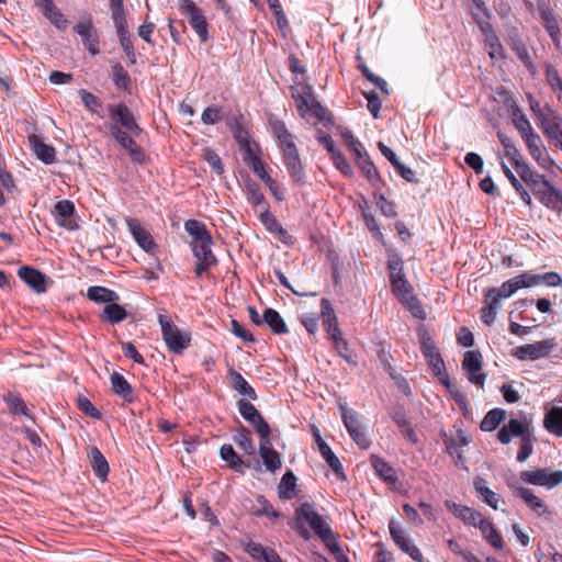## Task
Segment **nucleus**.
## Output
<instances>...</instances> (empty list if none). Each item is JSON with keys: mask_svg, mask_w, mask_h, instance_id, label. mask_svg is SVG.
Returning a JSON list of instances; mask_svg holds the SVG:
<instances>
[{"mask_svg": "<svg viewBox=\"0 0 562 562\" xmlns=\"http://www.w3.org/2000/svg\"><path fill=\"white\" fill-rule=\"evenodd\" d=\"M270 125L273 135L278 139L279 147L282 150L283 161L288 172L295 183H304L305 172L301 164L299 150L293 140V135L288 131L284 122L280 120L271 119Z\"/></svg>", "mask_w": 562, "mask_h": 562, "instance_id": "f257e3e1", "label": "nucleus"}, {"mask_svg": "<svg viewBox=\"0 0 562 562\" xmlns=\"http://www.w3.org/2000/svg\"><path fill=\"white\" fill-rule=\"evenodd\" d=\"M562 282L560 274L555 272L533 273L526 271L515 278L505 281L499 288L491 289L502 300L510 297L519 289L533 288L538 285L557 286Z\"/></svg>", "mask_w": 562, "mask_h": 562, "instance_id": "f03ea898", "label": "nucleus"}, {"mask_svg": "<svg viewBox=\"0 0 562 562\" xmlns=\"http://www.w3.org/2000/svg\"><path fill=\"white\" fill-rule=\"evenodd\" d=\"M291 94L296 102L300 115L308 123L315 125L326 120L327 111L315 98L311 85L302 81L295 82L291 86Z\"/></svg>", "mask_w": 562, "mask_h": 562, "instance_id": "7ed1b4c3", "label": "nucleus"}, {"mask_svg": "<svg viewBox=\"0 0 562 562\" xmlns=\"http://www.w3.org/2000/svg\"><path fill=\"white\" fill-rule=\"evenodd\" d=\"M164 341L168 350L175 355H181L191 342V334L181 330L166 314L158 315Z\"/></svg>", "mask_w": 562, "mask_h": 562, "instance_id": "20e7f679", "label": "nucleus"}, {"mask_svg": "<svg viewBox=\"0 0 562 562\" xmlns=\"http://www.w3.org/2000/svg\"><path fill=\"white\" fill-rule=\"evenodd\" d=\"M340 415L345 427L347 428L352 440L361 449H367L370 446V439L362 427V417L358 412L349 408L346 404L339 405Z\"/></svg>", "mask_w": 562, "mask_h": 562, "instance_id": "39448f33", "label": "nucleus"}, {"mask_svg": "<svg viewBox=\"0 0 562 562\" xmlns=\"http://www.w3.org/2000/svg\"><path fill=\"white\" fill-rule=\"evenodd\" d=\"M108 112L111 120L109 125H116L132 135H139L142 133V128L137 124L134 114L125 103L110 104L108 105Z\"/></svg>", "mask_w": 562, "mask_h": 562, "instance_id": "423d86ee", "label": "nucleus"}, {"mask_svg": "<svg viewBox=\"0 0 562 562\" xmlns=\"http://www.w3.org/2000/svg\"><path fill=\"white\" fill-rule=\"evenodd\" d=\"M179 11L189 18L190 26L195 31L202 43L209 40L206 18L192 0H179Z\"/></svg>", "mask_w": 562, "mask_h": 562, "instance_id": "0eeeda50", "label": "nucleus"}, {"mask_svg": "<svg viewBox=\"0 0 562 562\" xmlns=\"http://www.w3.org/2000/svg\"><path fill=\"white\" fill-rule=\"evenodd\" d=\"M296 514L300 520L310 525L321 540L333 532L327 519L315 510L314 505L303 503L296 508Z\"/></svg>", "mask_w": 562, "mask_h": 562, "instance_id": "6e6552de", "label": "nucleus"}, {"mask_svg": "<svg viewBox=\"0 0 562 562\" xmlns=\"http://www.w3.org/2000/svg\"><path fill=\"white\" fill-rule=\"evenodd\" d=\"M420 349L428 366L431 368L434 374L438 376L440 380L445 379V376H448L446 374L445 361L437 346L435 345L434 340L430 337L426 335L422 337Z\"/></svg>", "mask_w": 562, "mask_h": 562, "instance_id": "1a4fd4ad", "label": "nucleus"}, {"mask_svg": "<svg viewBox=\"0 0 562 562\" xmlns=\"http://www.w3.org/2000/svg\"><path fill=\"white\" fill-rule=\"evenodd\" d=\"M525 483L552 488L562 482V471L550 472L547 469H535L520 472Z\"/></svg>", "mask_w": 562, "mask_h": 562, "instance_id": "9d476101", "label": "nucleus"}, {"mask_svg": "<svg viewBox=\"0 0 562 562\" xmlns=\"http://www.w3.org/2000/svg\"><path fill=\"white\" fill-rule=\"evenodd\" d=\"M390 535L396 546L414 561L423 562L420 550L411 541L402 526L394 519L389 524Z\"/></svg>", "mask_w": 562, "mask_h": 562, "instance_id": "9b49d317", "label": "nucleus"}, {"mask_svg": "<svg viewBox=\"0 0 562 562\" xmlns=\"http://www.w3.org/2000/svg\"><path fill=\"white\" fill-rule=\"evenodd\" d=\"M212 238L207 241L191 243L193 256L196 259L194 272L201 276L209 270L212 266L216 265V258L211 249Z\"/></svg>", "mask_w": 562, "mask_h": 562, "instance_id": "f8f14e48", "label": "nucleus"}, {"mask_svg": "<svg viewBox=\"0 0 562 562\" xmlns=\"http://www.w3.org/2000/svg\"><path fill=\"white\" fill-rule=\"evenodd\" d=\"M249 151L248 166L251 168L254 173L269 188L273 198L281 202L284 200L283 191L280 189L278 183L268 175L265 169L263 162L257 156L256 153Z\"/></svg>", "mask_w": 562, "mask_h": 562, "instance_id": "ddd939ff", "label": "nucleus"}, {"mask_svg": "<svg viewBox=\"0 0 562 562\" xmlns=\"http://www.w3.org/2000/svg\"><path fill=\"white\" fill-rule=\"evenodd\" d=\"M462 368L468 372V379L472 384L484 386L486 375L481 373L482 355L477 350H470L464 353Z\"/></svg>", "mask_w": 562, "mask_h": 562, "instance_id": "4468645a", "label": "nucleus"}, {"mask_svg": "<svg viewBox=\"0 0 562 562\" xmlns=\"http://www.w3.org/2000/svg\"><path fill=\"white\" fill-rule=\"evenodd\" d=\"M237 405L239 414L255 427L259 436L270 435L269 425L249 401L239 400Z\"/></svg>", "mask_w": 562, "mask_h": 562, "instance_id": "2eb2a0df", "label": "nucleus"}, {"mask_svg": "<svg viewBox=\"0 0 562 562\" xmlns=\"http://www.w3.org/2000/svg\"><path fill=\"white\" fill-rule=\"evenodd\" d=\"M549 350L548 341H537L514 348L512 355L519 360H538L546 357Z\"/></svg>", "mask_w": 562, "mask_h": 562, "instance_id": "dca6fc26", "label": "nucleus"}, {"mask_svg": "<svg viewBox=\"0 0 562 562\" xmlns=\"http://www.w3.org/2000/svg\"><path fill=\"white\" fill-rule=\"evenodd\" d=\"M259 454L268 471L276 472L281 468L282 461L279 453L272 447L270 435L260 436Z\"/></svg>", "mask_w": 562, "mask_h": 562, "instance_id": "f3484780", "label": "nucleus"}, {"mask_svg": "<svg viewBox=\"0 0 562 562\" xmlns=\"http://www.w3.org/2000/svg\"><path fill=\"white\" fill-rule=\"evenodd\" d=\"M127 226L137 245L147 254H153L157 245L153 236L143 227L140 222L137 220H128Z\"/></svg>", "mask_w": 562, "mask_h": 562, "instance_id": "a211bd4d", "label": "nucleus"}, {"mask_svg": "<svg viewBox=\"0 0 562 562\" xmlns=\"http://www.w3.org/2000/svg\"><path fill=\"white\" fill-rule=\"evenodd\" d=\"M74 31L82 38L85 47L91 55L99 54V38L91 22H80L74 26Z\"/></svg>", "mask_w": 562, "mask_h": 562, "instance_id": "6ab92c4d", "label": "nucleus"}, {"mask_svg": "<svg viewBox=\"0 0 562 562\" xmlns=\"http://www.w3.org/2000/svg\"><path fill=\"white\" fill-rule=\"evenodd\" d=\"M74 212L75 205L69 200L58 201L54 206L57 223L69 231L77 228L76 222L72 218Z\"/></svg>", "mask_w": 562, "mask_h": 562, "instance_id": "aec40b11", "label": "nucleus"}, {"mask_svg": "<svg viewBox=\"0 0 562 562\" xmlns=\"http://www.w3.org/2000/svg\"><path fill=\"white\" fill-rule=\"evenodd\" d=\"M29 143L33 154L45 165H52L56 160L55 148L48 144H45L37 135H30Z\"/></svg>", "mask_w": 562, "mask_h": 562, "instance_id": "412c9836", "label": "nucleus"}, {"mask_svg": "<svg viewBox=\"0 0 562 562\" xmlns=\"http://www.w3.org/2000/svg\"><path fill=\"white\" fill-rule=\"evenodd\" d=\"M18 276L35 292L43 293L46 291L45 274H43L38 270L27 266H23L18 270Z\"/></svg>", "mask_w": 562, "mask_h": 562, "instance_id": "4be33fe9", "label": "nucleus"}, {"mask_svg": "<svg viewBox=\"0 0 562 562\" xmlns=\"http://www.w3.org/2000/svg\"><path fill=\"white\" fill-rule=\"evenodd\" d=\"M88 457L90 460V465L98 479H100L102 482H104L108 477L110 467L105 459V457L102 454V452L97 447H91L88 452Z\"/></svg>", "mask_w": 562, "mask_h": 562, "instance_id": "5701e85b", "label": "nucleus"}, {"mask_svg": "<svg viewBox=\"0 0 562 562\" xmlns=\"http://www.w3.org/2000/svg\"><path fill=\"white\" fill-rule=\"evenodd\" d=\"M447 509L452 513L456 517L460 518L464 524L472 526L475 520L480 517L481 513L468 507L465 505L457 504L453 501L447 499L445 502Z\"/></svg>", "mask_w": 562, "mask_h": 562, "instance_id": "b1692460", "label": "nucleus"}, {"mask_svg": "<svg viewBox=\"0 0 562 562\" xmlns=\"http://www.w3.org/2000/svg\"><path fill=\"white\" fill-rule=\"evenodd\" d=\"M232 387L239 394L248 397L249 401H255L257 394L252 386L245 380V378L234 369L228 371Z\"/></svg>", "mask_w": 562, "mask_h": 562, "instance_id": "393cba45", "label": "nucleus"}, {"mask_svg": "<svg viewBox=\"0 0 562 562\" xmlns=\"http://www.w3.org/2000/svg\"><path fill=\"white\" fill-rule=\"evenodd\" d=\"M371 464L375 473L386 483L395 484L397 476L395 470L382 458L378 456L371 457Z\"/></svg>", "mask_w": 562, "mask_h": 562, "instance_id": "a878e982", "label": "nucleus"}, {"mask_svg": "<svg viewBox=\"0 0 562 562\" xmlns=\"http://www.w3.org/2000/svg\"><path fill=\"white\" fill-rule=\"evenodd\" d=\"M221 458L227 462L228 467L237 473H245L247 465L238 456L232 445H223L220 449Z\"/></svg>", "mask_w": 562, "mask_h": 562, "instance_id": "bb28decb", "label": "nucleus"}, {"mask_svg": "<svg viewBox=\"0 0 562 562\" xmlns=\"http://www.w3.org/2000/svg\"><path fill=\"white\" fill-rule=\"evenodd\" d=\"M519 497L525 502V504L532 509L537 515H542L546 513V505L543 502L533 493L532 490L517 486L515 487Z\"/></svg>", "mask_w": 562, "mask_h": 562, "instance_id": "cd10ccee", "label": "nucleus"}, {"mask_svg": "<svg viewBox=\"0 0 562 562\" xmlns=\"http://www.w3.org/2000/svg\"><path fill=\"white\" fill-rule=\"evenodd\" d=\"M540 201L548 207L560 211L562 204V194L551 187L548 182H543V189L539 190Z\"/></svg>", "mask_w": 562, "mask_h": 562, "instance_id": "c85d7f7f", "label": "nucleus"}, {"mask_svg": "<svg viewBox=\"0 0 562 562\" xmlns=\"http://www.w3.org/2000/svg\"><path fill=\"white\" fill-rule=\"evenodd\" d=\"M543 424L550 432L562 436V407L552 406L547 412Z\"/></svg>", "mask_w": 562, "mask_h": 562, "instance_id": "c756f323", "label": "nucleus"}, {"mask_svg": "<svg viewBox=\"0 0 562 562\" xmlns=\"http://www.w3.org/2000/svg\"><path fill=\"white\" fill-rule=\"evenodd\" d=\"M87 296L89 300L97 303H112L119 300L116 292L99 285L90 286L87 291Z\"/></svg>", "mask_w": 562, "mask_h": 562, "instance_id": "7c9ffc66", "label": "nucleus"}, {"mask_svg": "<svg viewBox=\"0 0 562 562\" xmlns=\"http://www.w3.org/2000/svg\"><path fill=\"white\" fill-rule=\"evenodd\" d=\"M262 321L267 324L271 330L277 335L288 333V327L281 315L273 308H266L262 314Z\"/></svg>", "mask_w": 562, "mask_h": 562, "instance_id": "2f4dec72", "label": "nucleus"}, {"mask_svg": "<svg viewBox=\"0 0 562 562\" xmlns=\"http://www.w3.org/2000/svg\"><path fill=\"white\" fill-rule=\"evenodd\" d=\"M3 401L8 405L11 414L23 415L33 420V416L29 414L27 407L20 394L8 392L3 396Z\"/></svg>", "mask_w": 562, "mask_h": 562, "instance_id": "473e14b6", "label": "nucleus"}, {"mask_svg": "<svg viewBox=\"0 0 562 562\" xmlns=\"http://www.w3.org/2000/svg\"><path fill=\"white\" fill-rule=\"evenodd\" d=\"M474 488L482 496L483 501L493 509L498 508L499 495L488 488L487 482L482 477L474 480Z\"/></svg>", "mask_w": 562, "mask_h": 562, "instance_id": "72a5a7b5", "label": "nucleus"}, {"mask_svg": "<svg viewBox=\"0 0 562 562\" xmlns=\"http://www.w3.org/2000/svg\"><path fill=\"white\" fill-rule=\"evenodd\" d=\"M296 477L288 471L283 474L279 485L278 494L281 499H292L295 496Z\"/></svg>", "mask_w": 562, "mask_h": 562, "instance_id": "f704fd0d", "label": "nucleus"}, {"mask_svg": "<svg viewBox=\"0 0 562 562\" xmlns=\"http://www.w3.org/2000/svg\"><path fill=\"white\" fill-rule=\"evenodd\" d=\"M184 229L193 238L192 243L207 241L212 238L205 225L196 220H188Z\"/></svg>", "mask_w": 562, "mask_h": 562, "instance_id": "c9c22d12", "label": "nucleus"}, {"mask_svg": "<svg viewBox=\"0 0 562 562\" xmlns=\"http://www.w3.org/2000/svg\"><path fill=\"white\" fill-rule=\"evenodd\" d=\"M506 412L502 408H493L486 413L480 424V428L483 431H493L499 424L505 419Z\"/></svg>", "mask_w": 562, "mask_h": 562, "instance_id": "e433bc0d", "label": "nucleus"}, {"mask_svg": "<svg viewBox=\"0 0 562 562\" xmlns=\"http://www.w3.org/2000/svg\"><path fill=\"white\" fill-rule=\"evenodd\" d=\"M111 384H112L113 391L117 395H120L121 397H123L127 402H132L133 401V390H132V386L130 385V383L126 381V379L122 374H120L117 372H114L111 375Z\"/></svg>", "mask_w": 562, "mask_h": 562, "instance_id": "4c0bfd02", "label": "nucleus"}, {"mask_svg": "<svg viewBox=\"0 0 562 562\" xmlns=\"http://www.w3.org/2000/svg\"><path fill=\"white\" fill-rule=\"evenodd\" d=\"M319 453L325 459L329 468L335 472V474L340 477L345 479V474L342 471V465L337 458V456L333 452L330 447L326 442H322L321 447L318 448Z\"/></svg>", "mask_w": 562, "mask_h": 562, "instance_id": "58836bf2", "label": "nucleus"}, {"mask_svg": "<svg viewBox=\"0 0 562 562\" xmlns=\"http://www.w3.org/2000/svg\"><path fill=\"white\" fill-rule=\"evenodd\" d=\"M234 441L235 443L244 450L245 453L252 456L256 452V447L250 438V431L241 426L237 432L234 435Z\"/></svg>", "mask_w": 562, "mask_h": 562, "instance_id": "ea45409f", "label": "nucleus"}, {"mask_svg": "<svg viewBox=\"0 0 562 562\" xmlns=\"http://www.w3.org/2000/svg\"><path fill=\"white\" fill-rule=\"evenodd\" d=\"M394 295L403 303H409L411 300L416 301L412 295V286L406 278L395 280L391 283Z\"/></svg>", "mask_w": 562, "mask_h": 562, "instance_id": "a19ab883", "label": "nucleus"}, {"mask_svg": "<svg viewBox=\"0 0 562 562\" xmlns=\"http://www.w3.org/2000/svg\"><path fill=\"white\" fill-rule=\"evenodd\" d=\"M502 170L506 178L509 180L510 184L514 187L516 192L520 195L521 200L527 204H531V196L525 189V187L518 181V179L515 177L513 171L509 169V167L504 162L501 161Z\"/></svg>", "mask_w": 562, "mask_h": 562, "instance_id": "79ce46f5", "label": "nucleus"}, {"mask_svg": "<svg viewBox=\"0 0 562 562\" xmlns=\"http://www.w3.org/2000/svg\"><path fill=\"white\" fill-rule=\"evenodd\" d=\"M102 317L111 324H119L127 317V313L123 306L112 302L103 308Z\"/></svg>", "mask_w": 562, "mask_h": 562, "instance_id": "37998d69", "label": "nucleus"}, {"mask_svg": "<svg viewBox=\"0 0 562 562\" xmlns=\"http://www.w3.org/2000/svg\"><path fill=\"white\" fill-rule=\"evenodd\" d=\"M259 218L270 233H285L276 216L269 211L268 205H263V210H259Z\"/></svg>", "mask_w": 562, "mask_h": 562, "instance_id": "c03bdc74", "label": "nucleus"}, {"mask_svg": "<svg viewBox=\"0 0 562 562\" xmlns=\"http://www.w3.org/2000/svg\"><path fill=\"white\" fill-rule=\"evenodd\" d=\"M541 18L543 21V25L551 36L552 41L559 45L560 44V29L558 25V20L552 15V13L546 9L541 12Z\"/></svg>", "mask_w": 562, "mask_h": 562, "instance_id": "a18cd8bd", "label": "nucleus"}, {"mask_svg": "<svg viewBox=\"0 0 562 562\" xmlns=\"http://www.w3.org/2000/svg\"><path fill=\"white\" fill-rule=\"evenodd\" d=\"M108 127L112 137L117 142V144L122 148L127 150L128 147H133V145L136 143L133 139L134 135H132L130 132L123 131L116 125H109Z\"/></svg>", "mask_w": 562, "mask_h": 562, "instance_id": "49530a36", "label": "nucleus"}, {"mask_svg": "<svg viewBox=\"0 0 562 562\" xmlns=\"http://www.w3.org/2000/svg\"><path fill=\"white\" fill-rule=\"evenodd\" d=\"M112 20L116 32L128 30V24L125 15V9L123 3H112L110 4Z\"/></svg>", "mask_w": 562, "mask_h": 562, "instance_id": "de8ad7c7", "label": "nucleus"}, {"mask_svg": "<svg viewBox=\"0 0 562 562\" xmlns=\"http://www.w3.org/2000/svg\"><path fill=\"white\" fill-rule=\"evenodd\" d=\"M112 77L115 87L120 90H127L130 86V76L121 64H115L112 67Z\"/></svg>", "mask_w": 562, "mask_h": 562, "instance_id": "09e8293b", "label": "nucleus"}, {"mask_svg": "<svg viewBox=\"0 0 562 562\" xmlns=\"http://www.w3.org/2000/svg\"><path fill=\"white\" fill-rule=\"evenodd\" d=\"M120 41V45L124 50L126 57L131 64L136 63V54L134 52L133 43L128 30L116 32Z\"/></svg>", "mask_w": 562, "mask_h": 562, "instance_id": "8fccbe9b", "label": "nucleus"}, {"mask_svg": "<svg viewBox=\"0 0 562 562\" xmlns=\"http://www.w3.org/2000/svg\"><path fill=\"white\" fill-rule=\"evenodd\" d=\"M323 543L330 551L331 554L335 555L338 562H347L346 555L342 553L340 546L337 541V537L334 532H330L328 536L322 539Z\"/></svg>", "mask_w": 562, "mask_h": 562, "instance_id": "3c124183", "label": "nucleus"}, {"mask_svg": "<svg viewBox=\"0 0 562 562\" xmlns=\"http://www.w3.org/2000/svg\"><path fill=\"white\" fill-rule=\"evenodd\" d=\"M79 95L85 106L92 113L99 114L102 102L98 97L87 91L86 89L79 90Z\"/></svg>", "mask_w": 562, "mask_h": 562, "instance_id": "603ef678", "label": "nucleus"}, {"mask_svg": "<svg viewBox=\"0 0 562 562\" xmlns=\"http://www.w3.org/2000/svg\"><path fill=\"white\" fill-rule=\"evenodd\" d=\"M357 164L370 182L373 183L374 181L380 180L378 169L369 156L360 159Z\"/></svg>", "mask_w": 562, "mask_h": 562, "instance_id": "864d4df0", "label": "nucleus"}, {"mask_svg": "<svg viewBox=\"0 0 562 562\" xmlns=\"http://www.w3.org/2000/svg\"><path fill=\"white\" fill-rule=\"evenodd\" d=\"M513 121H514L516 128L520 132L522 138L528 136L529 134L533 133V130H532L528 119L519 110L514 111Z\"/></svg>", "mask_w": 562, "mask_h": 562, "instance_id": "5fc2aeb1", "label": "nucleus"}, {"mask_svg": "<svg viewBox=\"0 0 562 562\" xmlns=\"http://www.w3.org/2000/svg\"><path fill=\"white\" fill-rule=\"evenodd\" d=\"M271 549L263 547L261 543L249 541L245 551L255 560L263 562Z\"/></svg>", "mask_w": 562, "mask_h": 562, "instance_id": "6e6d98bb", "label": "nucleus"}, {"mask_svg": "<svg viewBox=\"0 0 562 562\" xmlns=\"http://www.w3.org/2000/svg\"><path fill=\"white\" fill-rule=\"evenodd\" d=\"M525 143L535 159H540L543 153L542 144L540 137L536 133H531L528 136L524 137Z\"/></svg>", "mask_w": 562, "mask_h": 562, "instance_id": "4d7b16f0", "label": "nucleus"}, {"mask_svg": "<svg viewBox=\"0 0 562 562\" xmlns=\"http://www.w3.org/2000/svg\"><path fill=\"white\" fill-rule=\"evenodd\" d=\"M485 46L487 53L492 59H501L504 58V47L499 43L498 38L494 35L487 36Z\"/></svg>", "mask_w": 562, "mask_h": 562, "instance_id": "13d9d810", "label": "nucleus"}, {"mask_svg": "<svg viewBox=\"0 0 562 562\" xmlns=\"http://www.w3.org/2000/svg\"><path fill=\"white\" fill-rule=\"evenodd\" d=\"M202 157L216 175H222L224 172L222 160L213 149L205 148Z\"/></svg>", "mask_w": 562, "mask_h": 562, "instance_id": "bf43d9fd", "label": "nucleus"}, {"mask_svg": "<svg viewBox=\"0 0 562 562\" xmlns=\"http://www.w3.org/2000/svg\"><path fill=\"white\" fill-rule=\"evenodd\" d=\"M441 382L447 386V389L451 393L456 403L461 408L467 409V407H468L467 396L459 390V387L457 385H454L450 382L449 376H445V379H441Z\"/></svg>", "mask_w": 562, "mask_h": 562, "instance_id": "052dcab7", "label": "nucleus"}, {"mask_svg": "<svg viewBox=\"0 0 562 562\" xmlns=\"http://www.w3.org/2000/svg\"><path fill=\"white\" fill-rule=\"evenodd\" d=\"M533 447H532V440L531 436L528 432L527 435L522 436L519 443V450L517 453V460L519 462H525L532 453Z\"/></svg>", "mask_w": 562, "mask_h": 562, "instance_id": "680f3d73", "label": "nucleus"}, {"mask_svg": "<svg viewBox=\"0 0 562 562\" xmlns=\"http://www.w3.org/2000/svg\"><path fill=\"white\" fill-rule=\"evenodd\" d=\"M546 76L549 85L559 90L558 91V99H561L562 93V80L560 78L558 69L551 67L550 65L546 66Z\"/></svg>", "mask_w": 562, "mask_h": 562, "instance_id": "e2e57ef3", "label": "nucleus"}, {"mask_svg": "<svg viewBox=\"0 0 562 562\" xmlns=\"http://www.w3.org/2000/svg\"><path fill=\"white\" fill-rule=\"evenodd\" d=\"M498 136L503 146L505 147V157L508 158L513 164L520 159L521 155L516 146L512 143V140L501 134Z\"/></svg>", "mask_w": 562, "mask_h": 562, "instance_id": "0e129e2a", "label": "nucleus"}, {"mask_svg": "<svg viewBox=\"0 0 562 562\" xmlns=\"http://www.w3.org/2000/svg\"><path fill=\"white\" fill-rule=\"evenodd\" d=\"M269 9L276 16L277 24L283 27L288 24L286 16L283 12L282 5L279 0H267Z\"/></svg>", "mask_w": 562, "mask_h": 562, "instance_id": "69168bd1", "label": "nucleus"}, {"mask_svg": "<svg viewBox=\"0 0 562 562\" xmlns=\"http://www.w3.org/2000/svg\"><path fill=\"white\" fill-rule=\"evenodd\" d=\"M330 157L336 168L339 169L345 176L351 177L353 175L352 167L347 161V159L345 158L340 150L334 153V155Z\"/></svg>", "mask_w": 562, "mask_h": 562, "instance_id": "338daca9", "label": "nucleus"}, {"mask_svg": "<svg viewBox=\"0 0 562 562\" xmlns=\"http://www.w3.org/2000/svg\"><path fill=\"white\" fill-rule=\"evenodd\" d=\"M504 427L509 431L512 437L521 438L529 432L527 427L516 418L509 419V422L505 424Z\"/></svg>", "mask_w": 562, "mask_h": 562, "instance_id": "774afa93", "label": "nucleus"}]
</instances>
